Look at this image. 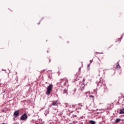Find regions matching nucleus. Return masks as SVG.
Listing matches in <instances>:
<instances>
[{
  "mask_svg": "<svg viewBox=\"0 0 124 124\" xmlns=\"http://www.w3.org/2000/svg\"><path fill=\"white\" fill-rule=\"evenodd\" d=\"M52 88H53V85H49L46 88V94L49 95L50 93H51V90H52Z\"/></svg>",
  "mask_w": 124,
  "mask_h": 124,
  "instance_id": "obj_1",
  "label": "nucleus"
},
{
  "mask_svg": "<svg viewBox=\"0 0 124 124\" xmlns=\"http://www.w3.org/2000/svg\"><path fill=\"white\" fill-rule=\"evenodd\" d=\"M27 119H28V115L26 113H24L20 117V120H21V121H25V120H27Z\"/></svg>",
  "mask_w": 124,
  "mask_h": 124,
  "instance_id": "obj_2",
  "label": "nucleus"
},
{
  "mask_svg": "<svg viewBox=\"0 0 124 124\" xmlns=\"http://www.w3.org/2000/svg\"><path fill=\"white\" fill-rule=\"evenodd\" d=\"M19 110L15 111L14 113V116L15 118H17L19 116Z\"/></svg>",
  "mask_w": 124,
  "mask_h": 124,
  "instance_id": "obj_3",
  "label": "nucleus"
},
{
  "mask_svg": "<svg viewBox=\"0 0 124 124\" xmlns=\"http://www.w3.org/2000/svg\"><path fill=\"white\" fill-rule=\"evenodd\" d=\"M58 102H59V101L58 100L53 101L51 105H52L53 106H58Z\"/></svg>",
  "mask_w": 124,
  "mask_h": 124,
  "instance_id": "obj_4",
  "label": "nucleus"
},
{
  "mask_svg": "<svg viewBox=\"0 0 124 124\" xmlns=\"http://www.w3.org/2000/svg\"><path fill=\"white\" fill-rule=\"evenodd\" d=\"M62 82H64L65 85H66L67 84V83H68V80H67V78H65L62 79Z\"/></svg>",
  "mask_w": 124,
  "mask_h": 124,
  "instance_id": "obj_5",
  "label": "nucleus"
},
{
  "mask_svg": "<svg viewBox=\"0 0 124 124\" xmlns=\"http://www.w3.org/2000/svg\"><path fill=\"white\" fill-rule=\"evenodd\" d=\"M121 122V119L120 118H117L115 120V123H120Z\"/></svg>",
  "mask_w": 124,
  "mask_h": 124,
  "instance_id": "obj_6",
  "label": "nucleus"
},
{
  "mask_svg": "<svg viewBox=\"0 0 124 124\" xmlns=\"http://www.w3.org/2000/svg\"><path fill=\"white\" fill-rule=\"evenodd\" d=\"M119 114H124V110H123V109H120V110Z\"/></svg>",
  "mask_w": 124,
  "mask_h": 124,
  "instance_id": "obj_7",
  "label": "nucleus"
},
{
  "mask_svg": "<svg viewBox=\"0 0 124 124\" xmlns=\"http://www.w3.org/2000/svg\"><path fill=\"white\" fill-rule=\"evenodd\" d=\"M90 124H95V122L93 120L90 121Z\"/></svg>",
  "mask_w": 124,
  "mask_h": 124,
  "instance_id": "obj_8",
  "label": "nucleus"
},
{
  "mask_svg": "<svg viewBox=\"0 0 124 124\" xmlns=\"http://www.w3.org/2000/svg\"><path fill=\"white\" fill-rule=\"evenodd\" d=\"M85 89V85L83 84L82 85V86L81 87V91H84V89Z\"/></svg>",
  "mask_w": 124,
  "mask_h": 124,
  "instance_id": "obj_9",
  "label": "nucleus"
},
{
  "mask_svg": "<svg viewBox=\"0 0 124 124\" xmlns=\"http://www.w3.org/2000/svg\"><path fill=\"white\" fill-rule=\"evenodd\" d=\"M63 93H67V90L64 89L63 91Z\"/></svg>",
  "mask_w": 124,
  "mask_h": 124,
  "instance_id": "obj_10",
  "label": "nucleus"
},
{
  "mask_svg": "<svg viewBox=\"0 0 124 124\" xmlns=\"http://www.w3.org/2000/svg\"><path fill=\"white\" fill-rule=\"evenodd\" d=\"M120 67H121L120 66V65L118 64V65L116 66V68H120Z\"/></svg>",
  "mask_w": 124,
  "mask_h": 124,
  "instance_id": "obj_11",
  "label": "nucleus"
},
{
  "mask_svg": "<svg viewBox=\"0 0 124 124\" xmlns=\"http://www.w3.org/2000/svg\"><path fill=\"white\" fill-rule=\"evenodd\" d=\"M90 97H92V98H93V99H94V97L93 95H90Z\"/></svg>",
  "mask_w": 124,
  "mask_h": 124,
  "instance_id": "obj_12",
  "label": "nucleus"
},
{
  "mask_svg": "<svg viewBox=\"0 0 124 124\" xmlns=\"http://www.w3.org/2000/svg\"><path fill=\"white\" fill-rule=\"evenodd\" d=\"M98 54H99V53L96 52V53H94V55L97 56V55H98Z\"/></svg>",
  "mask_w": 124,
  "mask_h": 124,
  "instance_id": "obj_13",
  "label": "nucleus"
},
{
  "mask_svg": "<svg viewBox=\"0 0 124 124\" xmlns=\"http://www.w3.org/2000/svg\"><path fill=\"white\" fill-rule=\"evenodd\" d=\"M78 105H79V106H80V107L83 106V105L82 104V103L78 104Z\"/></svg>",
  "mask_w": 124,
  "mask_h": 124,
  "instance_id": "obj_14",
  "label": "nucleus"
},
{
  "mask_svg": "<svg viewBox=\"0 0 124 124\" xmlns=\"http://www.w3.org/2000/svg\"><path fill=\"white\" fill-rule=\"evenodd\" d=\"M80 119H84V116L80 117Z\"/></svg>",
  "mask_w": 124,
  "mask_h": 124,
  "instance_id": "obj_15",
  "label": "nucleus"
},
{
  "mask_svg": "<svg viewBox=\"0 0 124 124\" xmlns=\"http://www.w3.org/2000/svg\"><path fill=\"white\" fill-rule=\"evenodd\" d=\"M90 63H92V62H93V60H90Z\"/></svg>",
  "mask_w": 124,
  "mask_h": 124,
  "instance_id": "obj_16",
  "label": "nucleus"
},
{
  "mask_svg": "<svg viewBox=\"0 0 124 124\" xmlns=\"http://www.w3.org/2000/svg\"><path fill=\"white\" fill-rule=\"evenodd\" d=\"M117 41H120V39H118L117 40Z\"/></svg>",
  "mask_w": 124,
  "mask_h": 124,
  "instance_id": "obj_17",
  "label": "nucleus"
},
{
  "mask_svg": "<svg viewBox=\"0 0 124 124\" xmlns=\"http://www.w3.org/2000/svg\"><path fill=\"white\" fill-rule=\"evenodd\" d=\"M87 93H88V92H86V93H85V94H87Z\"/></svg>",
  "mask_w": 124,
  "mask_h": 124,
  "instance_id": "obj_18",
  "label": "nucleus"
},
{
  "mask_svg": "<svg viewBox=\"0 0 124 124\" xmlns=\"http://www.w3.org/2000/svg\"><path fill=\"white\" fill-rule=\"evenodd\" d=\"M40 24V22H39L38 23V25H39Z\"/></svg>",
  "mask_w": 124,
  "mask_h": 124,
  "instance_id": "obj_19",
  "label": "nucleus"
},
{
  "mask_svg": "<svg viewBox=\"0 0 124 124\" xmlns=\"http://www.w3.org/2000/svg\"><path fill=\"white\" fill-rule=\"evenodd\" d=\"M88 67H90V64H88Z\"/></svg>",
  "mask_w": 124,
  "mask_h": 124,
  "instance_id": "obj_20",
  "label": "nucleus"
},
{
  "mask_svg": "<svg viewBox=\"0 0 124 124\" xmlns=\"http://www.w3.org/2000/svg\"><path fill=\"white\" fill-rule=\"evenodd\" d=\"M105 70H106V69H104V70H103V71H105Z\"/></svg>",
  "mask_w": 124,
  "mask_h": 124,
  "instance_id": "obj_21",
  "label": "nucleus"
},
{
  "mask_svg": "<svg viewBox=\"0 0 124 124\" xmlns=\"http://www.w3.org/2000/svg\"><path fill=\"white\" fill-rule=\"evenodd\" d=\"M73 107H75V106H74V105H73Z\"/></svg>",
  "mask_w": 124,
  "mask_h": 124,
  "instance_id": "obj_22",
  "label": "nucleus"
},
{
  "mask_svg": "<svg viewBox=\"0 0 124 124\" xmlns=\"http://www.w3.org/2000/svg\"><path fill=\"white\" fill-rule=\"evenodd\" d=\"M123 111H124V108L123 109H122Z\"/></svg>",
  "mask_w": 124,
  "mask_h": 124,
  "instance_id": "obj_23",
  "label": "nucleus"
},
{
  "mask_svg": "<svg viewBox=\"0 0 124 124\" xmlns=\"http://www.w3.org/2000/svg\"><path fill=\"white\" fill-rule=\"evenodd\" d=\"M98 59L99 61H100V59L99 58H98Z\"/></svg>",
  "mask_w": 124,
  "mask_h": 124,
  "instance_id": "obj_24",
  "label": "nucleus"
},
{
  "mask_svg": "<svg viewBox=\"0 0 124 124\" xmlns=\"http://www.w3.org/2000/svg\"><path fill=\"white\" fill-rule=\"evenodd\" d=\"M2 124H5V123H2Z\"/></svg>",
  "mask_w": 124,
  "mask_h": 124,
  "instance_id": "obj_25",
  "label": "nucleus"
},
{
  "mask_svg": "<svg viewBox=\"0 0 124 124\" xmlns=\"http://www.w3.org/2000/svg\"><path fill=\"white\" fill-rule=\"evenodd\" d=\"M104 74H105V72H104Z\"/></svg>",
  "mask_w": 124,
  "mask_h": 124,
  "instance_id": "obj_26",
  "label": "nucleus"
},
{
  "mask_svg": "<svg viewBox=\"0 0 124 124\" xmlns=\"http://www.w3.org/2000/svg\"><path fill=\"white\" fill-rule=\"evenodd\" d=\"M51 62V61H49V62Z\"/></svg>",
  "mask_w": 124,
  "mask_h": 124,
  "instance_id": "obj_27",
  "label": "nucleus"
},
{
  "mask_svg": "<svg viewBox=\"0 0 124 124\" xmlns=\"http://www.w3.org/2000/svg\"><path fill=\"white\" fill-rule=\"evenodd\" d=\"M44 71H45V70H44Z\"/></svg>",
  "mask_w": 124,
  "mask_h": 124,
  "instance_id": "obj_28",
  "label": "nucleus"
}]
</instances>
